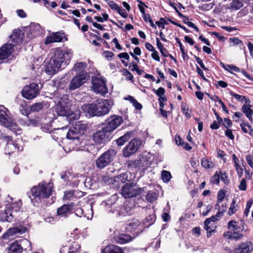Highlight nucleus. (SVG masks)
<instances>
[{
    "instance_id": "obj_1",
    "label": "nucleus",
    "mask_w": 253,
    "mask_h": 253,
    "mask_svg": "<svg viewBox=\"0 0 253 253\" xmlns=\"http://www.w3.org/2000/svg\"><path fill=\"white\" fill-rule=\"evenodd\" d=\"M72 55L71 50L53 49L50 53V61L46 65V72L48 75L55 74L61 67L65 68L70 63Z\"/></svg>"
},
{
    "instance_id": "obj_2",
    "label": "nucleus",
    "mask_w": 253,
    "mask_h": 253,
    "mask_svg": "<svg viewBox=\"0 0 253 253\" xmlns=\"http://www.w3.org/2000/svg\"><path fill=\"white\" fill-rule=\"evenodd\" d=\"M114 105L111 99H97L90 104H85L82 107V111L88 117L103 116L108 114Z\"/></svg>"
},
{
    "instance_id": "obj_3",
    "label": "nucleus",
    "mask_w": 253,
    "mask_h": 253,
    "mask_svg": "<svg viewBox=\"0 0 253 253\" xmlns=\"http://www.w3.org/2000/svg\"><path fill=\"white\" fill-rule=\"evenodd\" d=\"M51 183H40L33 187L31 190V195H29L32 202L38 203L42 199L48 197L52 192Z\"/></svg>"
},
{
    "instance_id": "obj_4",
    "label": "nucleus",
    "mask_w": 253,
    "mask_h": 253,
    "mask_svg": "<svg viewBox=\"0 0 253 253\" xmlns=\"http://www.w3.org/2000/svg\"><path fill=\"white\" fill-rule=\"evenodd\" d=\"M0 124L8 128L16 135L21 133V128L14 122L8 109L4 106L0 107Z\"/></svg>"
},
{
    "instance_id": "obj_5",
    "label": "nucleus",
    "mask_w": 253,
    "mask_h": 253,
    "mask_svg": "<svg viewBox=\"0 0 253 253\" xmlns=\"http://www.w3.org/2000/svg\"><path fill=\"white\" fill-rule=\"evenodd\" d=\"M6 205L5 210L0 213V220L2 221L11 222L15 216V213L19 211L22 206L21 201L18 200L13 202V199Z\"/></svg>"
},
{
    "instance_id": "obj_6",
    "label": "nucleus",
    "mask_w": 253,
    "mask_h": 253,
    "mask_svg": "<svg viewBox=\"0 0 253 253\" xmlns=\"http://www.w3.org/2000/svg\"><path fill=\"white\" fill-rule=\"evenodd\" d=\"M85 129L86 126L85 125L83 124L81 122L76 123L69 130L66 135L67 138L72 140V142H70V143L72 145L75 144L76 146L80 144V137L84 134Z\"/></svg>"
},
{
    "instance_id": "obj_7",
    "label": "nucleus",
    "mask_w": 253,
    "mask_h": 253,
    "mask_svg": "<svg viewBox=\"0 0 253 253\" xmlns=\"http://www.w3.org/2000/svg\"><path fill=\"white\" fill-rule=\"evenodd\" d=\"M116 155V152L114 149H109L104 152L96 160L97 168L100 169L104 168L113 161Z\"/></svg>"
},
{
    "instance_id": "obj_8",
    "label": "nucleus",
    "mask_w": 253,
    "mask_h": 253,
    "mask_svg": "<svg viewBox=\"0 0 253 253\" xmlns=\"http://www.w3.org/2000/svg\"><path fill=\"white\" fill-rule=\"evenodd\" d=\"M55 111L58 116H66L71 112V104L66 96H63L55 106Z\"/></svg>"
},
{
    "instance_id": "obj_9",
    "label": "nucleus",
    "mask_w": 253,
    "mask_h": 253,
    "mask_svg": "<svg viewBox=\"0 0 253 253\" xmlns=\"http://www.w3.org/2000/svg\"><path fill=\"white\" fill-rule=\"evenodd\" d=\"M92 90L96 93L105 95L108 93L105 79L101 76L92 77Z\"/></svg>"
},
{
    "instance_id": "obj_10",
    "label": "nucleus",
    "mask_w": 253,
    "mask_h": 253,
    "mask_svg": "<svg viewBox=\"0 0 253 253\" xmlns=\"http://www.w3.org/2000/svg\"><path fill=\"white\" fill-rule=\"evenodd\" d=\"M123 122V119L122 117L114 115L110 116L106 120V123L103 126L104 127L105 131L111 133L119 127Z\"/></svg>"
},
{
    "instance_id": "obj_11",
    "label": "nucleus",
    "mask_w": 253,
    "mask_h": 253,
    "mask_svg": "<svg viewBox=\"0 0 253 253\" xmlns=\"http://www.w3.org/2000/svg\"><path fill=\"white\" fill-rule=\"evenodd\" d=\"M117 198L116 195H114L111 196L110 200H108L106 202H103L102 203V205H111V206H113L114 208H116V211L118 214L120 215L126 216L127 215H130L132 213V208L130 206H128V205L126 203L125 205L121 207H116L114 205V203L113 204L111 202V201L116 200Z\"/></svg>"
},
{
    "instance_id": "obj_12",
    "label": "nucleus",
    "mask_w": 253,
    "mask_h": 253,
    "mask_svg": "<svg viewBox=\"0 0 253 253\" xmlns=\"http://www.w3.org/2000/svg\"><path fill=\"white\" fill-rule=\"evenodd\" d=\"M89 78L87 73L77 74L71 80L68 87L70 90H74L81 87L85 84Z\"/></svg>"
},
{
    "instance_id": "obj_13",
    "label": "nucleus",
    "mask_w": 253,
    "mask_h": 253,
    "mask_svg": "<svg viewBox=\"0 0 253 253\" xmlns=\"http://www.w3.org/2000/svg\"><path fill=\"white\" fill-rule=\"evenodd\" d=\"M40 88L38 84L32 83L26 85L22 91V96L27 99H32L39 93Z\"/></svg>"
},
{
    "instance_id": "obj_14",
    "label": "nucleus",
    "mask_w": 253,
    "mask_h": 253,
    "mask_svg": "<svg viewBox=\"0 0 253 253\" xmlns=\"http://www.w3.org/2000/svg\"><path fill=\"white\" fill-rule=\"evenodd\" d=\"M141 145V141L139 139H133L129 144L124 149L123 155L128 157L135 153Z\"/></svg>"
},
{
    "instance_id": "obj_15",
    "label": "nucleus",
    "mask_w": 253,
    "mask_h": 253,
    "mask_svg": "<svg viewBox=\"0 0 253 253\" xmlns=\"http://www.w3.org/2000/svg\"><path fill=\"white\" fill-rule=\"evenodd\" d=\"M0 139L7 143L6 146L5 148L6 153L10 154L16 150L22 151V147L20 148L13 142L12 138L10 136L2 134L0 136Z\"/></svg>"
},
{
    "instance_id": "obj_16",
    "label": "nucleus",
    "mask_w": 253,
    "mask_h": 253,
    "mask_svg": "<svg viewBox=\"0 0 253 253\" xmlns=\"http://www.w3.org/2000/svg\"><path fill=\"white\" fill-rule=\"evenodd\" d=\"M139 193V190L135 184H126L122 187V194L126 198L133 197Z\"/></svg>"
},
{
    "instance_id": "obj_17",
    "label": "nucleus",
    "mask_w": 253,
    "mask_h": 253,
    "mask_svg": "<svg viewBox=\"0 0 253 253\" xmlns=\"http://www.w3.org/2000/svg\"><path fill=\"white\" fill-rule=\"evenodd\" d=\"M144 225L138 219H132L127 224L126 230L129 232H135L136 235L142 232Z\"/></svg>"
},
{
    "instance_id": "obj_18",
    "label": "nucleus",
    "mask_w": 253,
    "mask_h": 253,
    "mask_svg": "<svg viewBox=\"0 0 253 253\" xmlns=\"http://www.w3.org/2000/svg\"><path fill=\"white\" fill-rule=\"evenodd\" d=\"M64 39L65 38V34L62 32H57L52 33L50 35L46 37L44 43L45 44H49L53 42H62Z\"/></svg>"
},
{
    "instance_id": "obj_19",
    "label": "nucleus",
    "mask_w": 253,
    "mask_h": 253,
    "mask_svg": "<svg viewBox=\"0 0 253 253\" xmlns=\"http://www.w3.org/2000/svg\"><path fill=\"white\" fill-rule=\"evenodd\" d=\"M148 162L146 158L142 157L138 160L129 161L127 163V167L130 168H137L139 170H145L148 167Z\"/></svg>"
},
{
    "instance_id": "obj_20",
    "label": "nucleus",
    "mask_w": 253,
    "mask_h": 253,
    "mask_svg": "<svg viewBox=\"0 0 253 253\" xmlns=\"http://www.w3.org/2000/svg\"><path fill=\"white\" fill-rule=\"evenodd\" d=\"M105 130L104 127L102 126L100 130H98L93 135V140L96 143L103 144L105 142L109 132Z\"/></svg>"
},
{
    "instance_id": "obj_21",
    "label": "nucleus",
    "mask_w": 253,
    "mask_h": 253,
    "mask_svg": "<svg viewBox=\"0 0 253 253\" xmlns=\"http://www.w3.org/2000/svg\"><path fill=\"white\" fill-rule=\"evenodd\" d=\"M27 229L25 227L19 226L9 228L5 233L3 235V238H8L12 237L15 235H21L26 231Z\"/></svg>"
},
{
    "instance_id": "obj_22",
    "label": "nucleus",
    "mask_w": 253,
    "mask_h": 253,
    "mask_svg": "<svg viewBox=\"0 0 253 253\" xmlns=\"http://www.w3.org/2000/svg\"><path fill=\"white\" fill-rule=\"evenodd\" d=\"M13 46L12 43H7L0 48V60L6 59L11 54L13 51Z\"/></svg>"
},
{
    "instance_id": "obj_23",
    "label": "nucleus",
    "mask_w": 253,
    "mask_h": 253,
    "mask_svg": "<svg viewBox=\"0 0 253 253\" xmlns=\"http://www.w3.org/2000/svg\"><path fill=\"white\" fill-rule=\"evenodd\" d=\"M73 204L64 205L57 209V215L61 217H66L72 212Z\"/></svg>"
},
{
    "instance_id": "obj_24",
    "label": "nucleus",
    "mask_w": 253,
    "mask_h": 253,
    "mask_svg": "<svg viewBox=\"0 0 253 253\" xmlns=\"http://www.w3.org/2000/svg\"><path fill=\"white\" fill-rule=\"evenodd\" d=\"M81 246L76 242H74L69 247L64 246L60 251V253H74L80 251Z\"/></svg>"
},
{
    "instance_id": "obj_25",
    "label": "nucleus",
    "mask_w": 253,
    "mask_h": 253,
    "mask_svg": "<svg viewBox=\"0 0 253 253\" xmlns=\"http://www.w3.org/2000/svg\"><path fill=\"white\" fill-rule=\"evenodd\" d=\"M24 38V34L20 30H15L10 36V41L15 44L20 43Z\"/></svg>"
},
{
    "instance_id": "obj_26",
    "label": "nucleus",
    "mask_w": 253,
    "mask_h": 253,
    "mask_svg": "<svg viewBox=\"0 0 253 253\" xmlns=\"http://www.w3.org/2000/svg\"><path fill=\"white\" fill-rule=\"evenodd\" d=\"M253 250L251 242H245L242 243L240 246L236 247L234 251V253H248Z\"/></svg>"
},
{
    "instance_id": "obj_27",
    "label": "nucleus",
    "mask_w": 253,
    "mask_h": 253,
    "mask_svg": "<svg viewBox=\"0 0 253 253\" xmlns=\"http://www.w3.org/2000/svg\"><path fill=\"white\" fill-rule=\"evenodd\" d=\"M252 107V105L251 104V101H247L246 104H244L242 107V111L251 123H252L253 121L252 117L253 115V110L251 109Z\"/></svg>"
},
{
    "instance_id": "obj_28",
    "label": "nucleus",
    "mask_w": 253,
    "mask_h": 253,
    "mask_svg": "<svg viewBox=\"0 0 253 253\" xmlns=\"http://www.w3.org/2000/svg\"><path fill=\"white\" fill-rule=\"evenodd\" d=\"M87 64L85 62H79L76 63L73 68V70L77 74H82L87 73L85 70L87 67Z\"/></svg>"
},
{
    "instance_id": "obj_29",
    "label": "nucleus",
    "mask_w": 253,
    "mask_h": 253,
    "mask_svg": "<svg viewBox=\"0 0 253 253\" xmlns=\"http://www.w3.org/2000/svg\"><path fill=\"white\" fill-rule=\"evenodd\" d=\"M102 253H124V252L122 248L113 245H111L102 250Z\"/></svg>"
},
{
    "instance_id": "obj_30",
    "label": "nucleus",
    "mask_w": 253,
    "mask_h": 253,
    "mask_svg": "<svg viewBox=\"0 0 253 253\" xmlns=\"http://www.w3.org/2000/svg\"><path fill=\"white\" fill-rule=\"evenodd\" d=\"M133 135V132L132 131H128L124 135L121 136L117 140V143L119 146H122L128 139L131 138Z\"/></svg>"
},
{
    "instance_id": "obj_31",
    "label": "nucleus",
    "mask_w": 253,
    "mask_h": 253,
    "mask_svg": "<svg viewBox=\"0 0 253 253\" xmlns=\"http://www.w3.org/2000/svg\"><path fill=\"white\" fill-rule=\"evenodd\" d=\"M22 252V247L18 241L11 244L10 246L8 253H21Z\"/></svg>"
},
{
    "instance_id": "obj_32",
    "label": "nucleus",
    "mask_w": 253,
    "mask_h": 253,
    "mask_svg": "<svg viewBox=\"0 0 253 253\" xmlns=\"http://www.w3.org/2000/svg\"><path fill=\"white\" fill-rule=\"evenodd\" d=\"M132 240V238L129 235L121 234L115 238L116 241L120 244H125Z\"/></svg>"
},
{
    "instance_id": "obj_33",
    "label": "nucleus",
    "mask_w": 253,
    "mask_h": 253,
    "mask_svg": "<svg viewBox=\"0 0 253 253\" xmlns=\"http://www.w3.org/2000/svg\"><path fill=\"white\" fill-rule=\"evenodd\" d=\"M243 0H233L229 4V8L232 10H239L243 6Z\"/></svg>"
},
{
    "instance_id": "obj_34",
    "label": "nucleus",
    "mask_w": 253,
    "mask_h": 253,
    "mask_svg": "<svg viewBox=\"0 0 253 253\" xmlns=\"http://www.w3.org/2000/svg\"><path fill=\"white\" fill-rule=\"evenodd\" d=\"M223 235L224 237H227L228 239H233L236 240L240 239L243 236L242 234L239 233L238 232H234L233 233H231L230 231L225 232Z\"/></svg>"
},
{
    "instance_id": "obj_35",
    "label": "nucleus",
    "mask_w": 253,
    "mask_h": 253,
    "mask_svg": "<svg viewBox=\"0 0 253 253\" xmlns=\"http://www.w3.org/2000/svg\"><path fill=\"white\" fill-rule=\"evenodd\" d=\"M80 116V112L79 111H76L75 112H72L71 111V112L69 113V115L66 116V119L70 122V123H71L72 122L78 120Z\"/></svg>"
},
{
    "instance_id": "obj_36",
    "label": "nucleus",
    "mask_w": 253,
    "mask_h": 253,
    "mask_svg": "<svg viewBox=\"0 0 253 253\" xmlns=\"http://www.w3.org/2000/svg\"><path fill=\"white\" fill-rule=\"evenodd\" d=\"M201 162L202 166L206 169H211L214 167L213 163L211 160L206 158H203Z\"/></svg>"
},
{
    "instance_id": "obj_37",
    "label": "nucleus",
    "mask_w": 253,
    "mask_h": 253,
    "mask_svg": "<svg viewBox=\"0 0 253 253\" xmlns=\"http://www.w3.org/2000/svg\"><path fill=\"white\" fill-rule=\"evenodd\" d=\"M229 93L230 95L235 99L242 103H244V104H246L247 101H250L246 96L236 94L232 91H230Z\"/></svg>"
},
{
    "instance_id": "obj_38",
    "label": "nucleus",
    "mask_w": 253,
    "mask_h": 253,
    "mask_svg": "<svg viewBox=\"0 0 253 253\" xmlns=\"http://www.w3.org/2000/svg\"><path fill=\"white\" fill-rule=\"evenodd\" d=\"M207 225L205 221L204 229L207 231V236L209 237L212 233L214 232L215 226L212 222H210Z\"/></svg>"
},
{
    "instance_id": "obj_39",
    "label": "nucleus",
    "mask_w": 253,
    "mask_h": 253,
    "mask_svg": "<svg viewBox=\"0 0 253 253\" xmlns=\"http://www.w3.org/2000/svg\"><path fill=\"white\" fill-rule=\"evenodd\" d=\"M161 177L164 182L168 183L170 181L171 175L169 171L163 170L161 172Z\"/></svg>"
},
{
    "instance_id": "obj_40",
    "label": "nucleus",
    "mask_w": 253,
    "mask_h": 253,
    "mask_svg": "<svg viewBox=\"0 0 253 253\" xmlns=\"http://www.w3.org/2000/svg\"><path fill=\"white\" fill-rule=\"evenodd\" d=\"M222 67L226 71L228 72H232V71H234L236 72H240V69L233 65H225L223 63H221Z\"/></svg>"
},
{
    "instance_id": "obj_41",
    "label": "nucleus",
    "mask_w": 253,
    "mask_h": 253,
    "mask_svg": "<svg viewBox=\"0 0 253 253\" xmlns=\"http://www.w3.org/2000/svg\"><path fill=\"white\" fill-rule=\"evenodd\" d=\"M145 198L148 201L153 202L157 200V194L155 192L149 191L146 195Z\"/></svg>"
},
{
    "instance_id": "obj_42",
    "label": "nucleus",
    "mask_w": 253,
    "mask_h": 253,
    "mask_svg": "<svg viewBox=\"0 0 253 253\" xmlns=\"http://www.w3.org/2000/svg\"><path fill=\"white\" fill-rule=\"evenodd\" d=\"M75 191L73 190L67 191L65 192L63 199L64 200H73L76 197L75 195Z\"/></svg>"
},
{
    "instance_id": "obj_43",
    "label": "nucleus",
    "mask_w": 253,
    "mask_h": 253,
    "mask_svg": "<svg viewBox=\"0 0 253 253\" xmlns=\"http://www.w3.org/2000/svg\"><path fill=\"white\" fill-rule=\"evenodd\" d=\"M128 172H125L120 174L115 178V181H121L122 183H124L128 180Z\"/></svg>"
},
{
    "instance_id": "obj_44",
    "label": "nucleus",
    "mask_w": 253,
    "mask_h": 253,
    "mask_svg": "<svg viewBox=\"0 0 253 253\" xmlns=\"http://www.w3.org/2000/svg\"><path fill=\"white\" fill-rule=\"evenodd\" d=\"M241 127L242 130L246 133L249 134L250 135H252L253 129L251 126L249 125L245 124H241Z\"/></svg>"
},
{
    "instance_id": "obj_45",
    "label": "nucleus",
    "mask_w": 253,
    "mask_h": 253,
    "mask_svg": "<svg viewBox=\"0 0 253 253\" xmlns=\"http://www.w3.org/2000/svg\"><path fill=\"white\" fill-rule=\"evenodd\" d=\"M237 205L236 204V201L235 199H233L229 209L228 214L231 215L235 213L237 210Z\"/></svg>"
},
{
    "instance_id": "obj_46",
    "label": "nucleus",
    "mask_w": 253,
    "mask_h": 253,
    "mask_svg": "<svg viewBox=\"0 0 253 253\" xmlns=\"http://www.w3.org/2000/svg\"><path fill=\"white\" fill-rule=\"evenodd\" d=\"M230 42L231 46H236L238 45H243L242 42L237 38H230Z\"/></svg>"
},
{
    "instance_id": "obj_47",
    "label": "nucleus",
    "mask_w": 253,
    "mask_h": 253,
    "mask_svg": "<svg viewBox=\"0 0 253 253\" xmlns=\"http://www.w3.org/2000/svg\"><path fill=\"white\" fill-rule=\"evenodd\" d=\"M43 107V105L41 103H36L31 107V111L32 112H38L41 110Z\"/></svg>"
},
{
    "instance_id": "obj_48",
    "label": "nucleus",
    "mask_w": 253,
    "mask_h": 253,
    "mask_svg": "<svg viewBox=\"0 0 253 253\" xmlns=\"http://www.w3.org/2000/svg\"><path fill=\"white\" fill-rule=\"evenodd\" d=\"M224 196H225V193L222 190H220L218 193V195H217V204L216 205V207L218 206L219 204L220 203H221L224 198Z\"/></svg>"
},
{
    "instance_id": "obj_49",
    "label": "nucleus",
    "mask_w": 253,
    "mask_h": 253,
    "mask_svg": "<svg viewBox=\"0 0 253 253\" xmlns=\"http://www.w3.org/2000/svg\"><path fill=\"white\" fill-rule=\"evenodd\" d=\"M181 109L182 112L185 114L187 118H190L191 117V111L188 109V107L186 106L185 104H182L181 105Z\"/></svg>"
},
{
    "instance_id": "obj_50",
    "label": "nucleus",
    "mask_w": 253,
    "mask_h": 253,
    "mask_svg": "<svg viewBox=\"0 0 253 253\" xmlns=\"http://www.w3.org/2000/svg\"><path fill=\"white\" fill-rule=\"evenodd\" d=\"M252 204H253V201L251 200H250L247 203L246 207L245 210L244 212V214L246 216H248V215L250 212V208H251Z\"/></svg>"
},
{
    "instance_id": "obj_51",
    "label": "nucleus",
    "mask_w": 253,
    "mask_h": 253,
    "mask_svg": "<svg viewBox=\"0 0 253 253\" xmlns=\"http://www.w3.org/2000/svg\"><path fill=\"white\" fill-rule=\"evenodd\" d=\"M220 175L216 172L212 177L211 181L213 184H218L219 183Z\"/></svg>"
},
{
    "instance_id": "obj_52",
    "label": "nucleus",
    "mask_w": 253,
    "mask_h": 253,
    "mask_svg": "<svg viewBox=\"0 0 253 253\" xmlns=\"http://www.w3.org/2000/svg\"><path fill=\"white\" fill-rule=\"evenodd\" d=\"M228 226L229 229L232 228L233 230H235L237 229L238 224L236 221L231 220L228 222Z\"/></svg>"
},
{
    "instance_id": "obj_53",
    "label": "nucleus",
    "mask_w": 253,
    "mask_h": 253,
    "mask_svg": "<svg viewBox=\"0 0 253 253\" xmlns=\"http://www.w3.org/2000/svg\"><path fill=\"white\" fill-rule=\"evenodd\" d=\"M239 188L240 190L242 191H245L247 189V184H246V180L245 178H243L241 180L240 182V184L239 186Z\"/></svg>"
},
{
    "instance_id": "obj_54",
    "label": "nucleus",
    "mask_w": 253,
    "mask_h": 253,
    "mask_svg": "<svg viewBox=\"0 0 253 253\" xmlns=\"http://www.w3.org/2000/svg\"><path fill=\"white\" fill-rule=\"evenodd\" d=\"M109 6L112 9L116 10L117 11H120V7L117 3L113 1H109L108 3Z\"/></svg>"
},
{
    "instance_id": "obj_55",
    "label": "nucleus",
    "mask_w": 253,
    "mask_h": 253,
    "mask_svg": "<svg viewBox=\"0 0 253 253\" xmlns=\"http://www.w3.org/2000/svg\"><path fill=\"white\" fill-rule=\"evenodd\" d=\"M246 159L248 164L253 169V156L251 155H248L246 157Z\"/></svg>"
},
{
    "instance_id": "obj_56",
    "label": "nucleus",
    "mask_w": 253,
    "mask_h": 253,
    "mask_svg": "<svg viewBox=\"0 0 253 253\" xmlns=\"http://www.w3.org/2000/svg\"><path fill=\"white\" fill-rule=\"evenodd\" d=\"M165 92V89L162 87H159L157 90L155 91V92L157 95L160 97H162L163 95H164Z\"/></svg>"
},
{
    "instance_id": "obj_57",
    "label": "nucleus",
    "mask_w": 253,
    "mask_h": 253,
    "mask_svg": "<svg viewBox=\"0 0 253 253\" xmlns=\"http://www.w3.org/2000/svg\"><path fill=\"white\" fill-rule=\"evenodd\" d=\"M234 166L235 167L236 170L237 171L239 177H241L243 173V169L242 168L241 166L239 164L236 165Z\"/></svg>"
},
{
    "instance_id": "obj_58",
    "label": "nucleus",
    "mask_w": 253,
    "mask_h": 253,
    "mask_svg": "<svg viewBox=\"0 0 253 253\" xmlns=\"http://www.w3.org/2000/svg\"><path fill=\"white\" fill-rule=\"evenodd\" d=\"M220 178L221 179V180H222L225 184L228 183V179L227 174L225 172L222 173L220 172Z\"/></svg>"
},
{
    "instance_id": "obj_59",
    "label": "nucleus",
    "mask_w": 253,
    "mask_h": 253,
    "mask_svg": "<svg viewBox=\"0 0 253 253\" xmlns=\"http://www.w3.org/2000/svg\"><path fill=\"white\" fill-rule=\"evenodd\" d=\"M124 74L128 80H131L133 79V76L131 73L127 69L124 70Z\"/></svg>"
},
{
    "instance_id": "obj_60",
    "label": "nucleus",
    "mask_w": 253,
    "mask_h": 253,
    "mask_svg": "<svg viewBox=\"0 0 253 253\" xmlns=\"http://www.w3.org/2000/svg\"><path fill=\"white\" fill-rule=\"evenodd\" d=\"M205 207L206 210L203 211L202 212V215L204 216H206L212 208V206L210 204L208 205L207 206L205 205Z\"/></svg>"
},
{
    "instance_id": "obj_61",
    "label": "nucleus",
    "mask_w": 253,
    "mask_h": 253,
    "mask_svg": "<svg viewBox=\"0 0 253 253\" xmlns=\"http://www.w3.org/2000/svg\"><path fill=\"white\" fill-rule=\"evenodd\" d=\"M217 220H218L217 218H216L215 215H213V216H211V217L206 219L205 220V223L207 225L210 222H214Z\"/></svg>"
},
{
    "instance_id": "obj_62",
    "label": "nucleus",
    "mask_w": 253,
    "mask_h": 253,
    "mask_svg": "<svg viewBox=\"0 0 253 253\" xmlns=\"http://www.w3.org/2000/svg\"><path fill=\"white\" fill-rule=\"evenodd\" d=\"M151 57L153 59L157 61H160V60L158 52L156 50L152 52V53L151 54Z\"/></svg>"
},
{
    "instance_id": "obj_63",
    "label": "nucleus",
    "mask_w": 253,
    "mask_h": 253,
    "mask_svg": "<svg viewBox=\"0 0 253 253\" xmlns=\"http://www.w3.org/2000/svg\"><path fill=\"white\" fill-rule=\"evenodd\" d=\"M175 143L178 145H183V140L181 139V138L179 136V135H176L175 137Z\"/></svg>"
},
{
    "instance_id": "obj_64",
    "label": "nucleus",
    "mask_w": 253,
    "mask_h": 253,
    "mask_svg": "<svg viewBox=\"0 0 253 253\" xmlns=\"http://www.w3.org/2000/svg\"><path fill=\"white\" fill-rule=\"evenodd\" d=\"M247 46L250 52V56L253 59V44L251 42H249L247 44Z\"/></svg>"
}]
</instances>
